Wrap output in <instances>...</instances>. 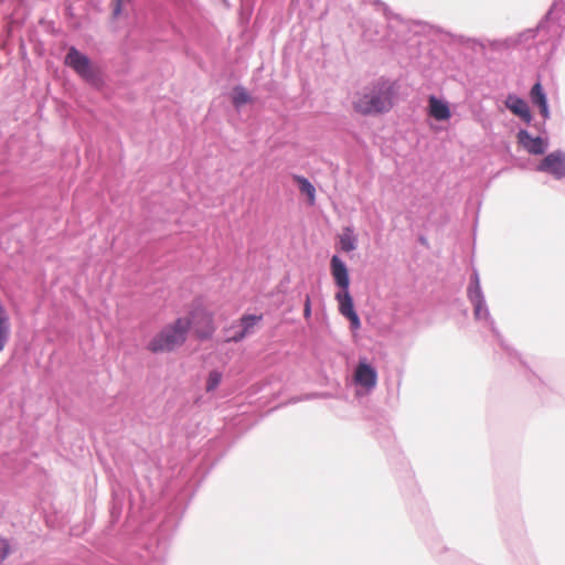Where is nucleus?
<instances>
[{"label": "nucleus", "instance_id": "1", "mask_svg": "<svg viewBox=\"0 0 565 565\" xmlns=\"http://www.w3.org/2000/svg\"><path fill=\"white\" fill-rule=\"evenodd\" d=\"M393 98L394 84L388 79L379 78L355 90L351 104L359 115H380L392 109Z\"/></svg>", "mask_w": 565, "mask_h": 565}, {"label": "nucleus", "instance_id": "2", "mask_svg": "<svg viewBox=\"0 0 565 565\" xmlns=\"http://www.w3.org/2000/svg\"><path fill=\"white\" fill-rule=\"evenodd\" d=\"M190 321L186 317H180L161 329L147 344L151 353L172 352L184 344Z\"/></svg>", "mask_w": 565, "mask_h": 565}, {"label": "nucleus", "instance_id": "3", "mask_svg": "<svg viewBox=\"0 0 565 565\" xmlns=\"http://www.w3.org/2000/svg\"><path fill=\"white\" fill-rule=\"evenodd\" d=\"M190 321L196 337L200 339H210L215 331L213 315L205 309L196 308L186 317Z\"/></svg>", "mask_w": 565, "mask_h": 565}, {"label": "nucleus", "instance_id": "4", "mask_svg": "<svg viewBox=\"0 0 565 565\" xmlns=\"http://www.w3.org/2000/svg\"><path fill=\"white\" fill-rule=\"evenodd\" d=\"M65 64L86 81H93L96 76L89 58L75 47L68 50L65 56Z\"/></svg>", "mask_w": 565, "mask_h": 565}, {"label": "nucleus", "instance_id": "5", "mask_svg": "<svg viewBox=\"0 0 565 565\" xmlns=\"http://www.w3.org/2000/svg\"><path fill=\"white\" fill-rule=\"evenodd\" d=\"M335 300L338 301L340 313L350 320L351 327L353 329H359L361 327V321L354 310L353 299L349 292V289L340 290L337 292Z\"/></svg>", "mask_w": 565, "mask_h": 565}, {"label": "nucleus", "instance_id": "6", "mask_svg": "<svg viewBox=\"0 0 565 565\" xmlns=\"http://www.w3.org/2000/svg\"><path fill=\"white\" fill-rule=\"evenodd\" d=\"M539 171L548 172L556 179L565 177V154L555 151L547 154L540 163Z\"/></svg>", "mask_w": 565, "mask_h": 565}, {"label": "nucleus", "instance_id": "7", "mask_svg": "<svg viewBox=\"0 0 565 565\" xmlns=\"http://www.w3.org/2000/svg\"><path fill=\"white\" fill-rule=\"evenodd\" d=\"M518 142L531 154H543L547 142L541 137H532L526 130L518 132Z\"/></svg>", "mask_w": 565, "mask_h": 565}, {"label": "nucleus", "instance_id": "8", "mask_svg": "<svg viewBox=\"0 0 565 565\" xmlns=\"http://www.w3.org/2000/svg\"><path fill=\"white\" fill-rule=\"evenodd\" d=\"M354 382L366 390H372L377 382L376 371L367 363L360 362L354 372Z\"/></svg>", "mask_w": 565, "mask_h": 565}, {"label": "nucleus", "instance_id": "9", "mask_svg": "<svg viewBox=\"0 0 565 565\" xmlns=\"http://www.w3.org/2000/svg\"><path fill=\"white\" fill-rule=\"evenodd\" d=\"M330 269L337 286L341 290H348L350 286L349 270L345 264L337 255H333L331 258Z\"/></svg>", "mask_w": 565, "mask_h": 565}, {"label": "nucleus", "instance_id": "10", "mask_svg": "<svg viewBox=\"0 0 565 565\" xmlns=\"http://www.w3.org/2000/svg\"><path fill=\"white\" fill-rule=\"evenodd\" d=\"M263 319V316H256V315H244L239 319V326L242 327V330L239 332H236L233 337L226 339V342H239L242 341L246 335L250 334L253 332V329L255 326L260 322Z\"/></svg>", "mask_w": 565, "mask_h": 565}, {"label": "nucleus", "instance_id": "11", "mask_svg": "<svg viewBox=\"0 0 565 565\" xmlns=\"http://www.w3.org/2000/svg\"><path fill=\"white\" fill-rule=\"evenodd\" d=\"M505 106L514 115L522 118L525 122H530L532 119L531 111L526 102L515 95H509L505 99Z\"/></svg>", "mask_w": 565, "mask_h": 565}, {"label": "nucleus", "instance_id": "12", "mask_svg": "<svg viewBox=\"0 0 565 565\" xmlns=\"http://www.w3.org/2000/svg\"><path fill=\"white\" fill-rule=\"evenodd\" d=\"M428 114L436 120H448L451 111L448 104L435 96L428 98Z\"/></svg>", "mask_w": 565, "mask_h": 565}, {"label": "nucleus", "instance_id": "13", "mask_svg": "<svg viewBox=\"0 0 565 565\" xmlns=\"http://www.w3.org/2000/svg\"><path fill=\"white\" fill-rule=\"evenodd\" d=\"M530 96H531L532 103L540 107L541 114L544 117H547V115H548L547 102H546L545 94L543 92V87L540 83H536L533 85Z\"/></svg>", "mask_w": 565, "mask_h": 565}, {"label": "nucleus", "instance_id": "14", "mask_svg": "<svg viewBox=\"0 0 565 565\" xmlns=\"http://www.w3.org/2000/svg\"><path fill=\"white\" fill-rule=\"evenodd\" d=\"M294 180L299 185V190L301 191V193H303L308 196L309 203L315 204V201H316L315 186L306 178H303L301 175H295Z\"/></svg>", "mask_w": 565, "mask_h": 565}, {"label": "nucleus", "instance_id": "15", "mask_svg": "<svg viewBox=\"0 0 565 565\" xmlns=\"http://www.w3.org/2000/svg\"><path fill=\"white\" fill-rule=\"evenodd\" d=\"M340 247L343 252H351L356 247V238L351 228L347 227L340 235Z\"/></svg>", "mask_w": 565, "mask_h": 565}, {"label": "nucleus", "instance_id": "16", "mask_svg": "<svg viewBox=\"0 0 565 565\" xmlns=\"http://www.w3.org/2000/svg\"><path fill=\"white\" fill-rule=\"evenodd\" d=\"M232 102L235 107H241L250 102L249 94L243 87H236L233 92Z\"/></svg>", "mask_w": 565, "mask_h": 565}, {"label": "nucleus", "instance_id": "17", "mask_svg": "<svg viewBox=\"0 0 565 565\" xmlns=\"http://www.w3.org/2000/svg\"><path fill=\"white\" fill-rule=\"evenodd\" d=\"M468 297L470 301H479V299H483L477 274L473 275V286L468 289Z\"/></svg>", "mask_w": 565, "mask_h": 565}, {"label": "nucleus", "instance_id": "18", "mask_svg": "<svg viewBox=\"0 0 565 565\" xmlns=\"http://www.w3.org/2000/svg\"><path fill=\"white\" fill-rule=\"evenodd\" d=\"M222 374L217 371H212L206 381V391H214L221 383Z\"/></svg>", "mask_w": 565, "mask_h": 565}, {"label": "nucleus", "instance_id": "19", "mask_svg": "<svg viewBox=\"0 0 565 565\" xmlns=\"http://www.w3.org/2000/svg\"><path fill=\"white\" fill-rule=\"evenodd\" d=\"M475 306V316L476 318L478 319H483V318H487L488 316V310L487 308L484 307V301L483 299H479V301H471Z\"/></svg>", "mask_w": 565, "mask_h": 565}, {"label": "nucleus", "instance_id": "20", "mask_svg": "<svg viewBox=\"0 0 565 565\" xmlns=\"http://www.w3.org/2000/svg\"><path fill=\"white\" fill-rule=\"evenodd\" d=\"M11 553V546L8 539L0 535V561L6 559Z\"/></svg>", "mask_w": 565, "mask_h": 565}, {"label": "nucleus", "instance_id": "21", "mask_svg": "<svg viewBox=\"0 0 565 565\" xmlns=\"http://www.w3.org/2000/svg\"><path fill=\"white\" fill-rule=\"evenodd\" d=\"M129 1L130 0H113V17L117 18L121 13L122 6Z\"/></svg>", "mask_w": 565, "mask_h": 565}, {"label": "nucleus", "instance_id": "22", "mask_svg": "<svg viewBox=\"0 0 565 565\" xmlns=\"http://www.w3.org/2000/svg\"><path fill=\"white\" fill-rule=\"evenodd\" d=\"M303 316L306 319L311 317V301L310 297H306L305 307H303Z\"/></svg>", "mask_w": 565, "mask_h": 565}]
</instances>
